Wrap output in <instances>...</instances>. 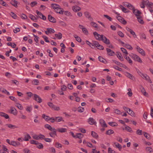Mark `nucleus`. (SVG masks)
Returning a JSON list of instances; mask_svg holds the SVG:
<instances>
[{
  "label": "nucleus",
  "mask_w": 153,
  "mask_h": 153,
  "mask_svg": "<svg viewBox=\"0 0 153 153\" xmlns=\"http://www.w3.org/2000/svg\"><path fill=\"white\" fill-rule=\"evenodd\" d=\"M33 99L39 103H40L42 102V100L41 98L39 95L36 94H33Z\"/></svg>",
  "instance_id": "f257e3e1"
},
{
  "label": "nucleus",
  "mask_w": 153,
  "mask_h": 153,
  "mask_svg": "<svg viewBox=\"0 0 153 153\" xmlns=\"http://www.w3.org/2000/svg\"><path fill=\"white\" fill-rule=\"evenodd\" d=\"M48 105L49 107L52 109H54L55 110L58 111L60 109V108L59 107H56L55 105H54L53 103L51 102H48Z\"/></svg>",
  "instance_id": "f03ea898"
},
{
  "label": "nucleus",
  "mask_w": 153,
  "mask_h": 153,
  "mask_svg": "<svg viewBox=\"0 0 153 153\" xmlns=\"http://www.w3.org/2000/svg\"><path fill=\"white\" fill-rule=\"evenodd\" d=\"M101 40L102 42L106 44H110V42L109 39H107L105 36L103 35H102L101 36Z\"/></svg>",
  "instance_id": "7ed1b4c3"
},
{
  "label": "nucleus",
  "mask_w": 153,
  "mask_h": 153,
  "mask_svg": "<svg viewBox=\"0 0 153 153\" xmlns=\"http://www.w3.org/2000/svg\"><path fill=\"white\" fill-rule=\"evenodd\" d=\"M36 13L40 18L44 20H45L46 19V17L43 15V14L41 12L37 10H36Z\"/></svg>",
  "instance_id": "20e7f679"
},
{
  "label": "nucleus",
  "mask_w": 153,
  "mask_h": 153,
  "mask_svg": "<svg viewBox=\"0 0 153 153\" xmlns=\"http://www.w3.org/2000/svg\"><path fill=\"white\" fill-rule=\"evenodd\" d=\"M93 34L95 39L98 40H101L102 38V35H100L98 34L96 32H94L93 33Z\"/></svg>",
  "instance_id": "39448f33"
},
{
  "label": "nucleus",
  "mask_w": 153,
  "mask_h": 153,
  "mask_svg": "<svg viewBox=\"0 0 153 153\" xmlns=\"http://www.w3.org/2000/svg\"><path fill=\"white\" fill-rule=\"evenodd\" d=\"M117 20L121 23H122L123 25H126L127 22L125 20V19L122 17H121L120 16H117Z\"/></svg>",
  "instance_id": "423d86ee"
},
{
  "label": "nucleus",
  "mask_w": 153,
  "mask_h": 153,
  "mask_svg": "<svg viewBox=\"0 0 153 153\" xmlns=\"http://www.w3.org/2000/svg\"><path fill=\"white\" fill-rule=\"evenodd\" d=\"M141 77L143 79L148 81V82L150 83H152V81L150 79L149 77L146 74H143L141 76Z\"/></svg>",
  "instance_id": "0eeeda50"
},
{
  "label": "nucleus",
  "mask_w": 153,
  "mask_h": 153,
  "mask_svg": "<svg viewBox=\"0 0 153 153\" xmlns=\"http://www.w3.org/2000/svg\"><path fill=\"white\" fill-rule=\"evenodd\" d=\"M133 12L137 17L140 16V15L141 13L140 11L137 9H135L134 8H133Z\"/></svg>",
  "instance_id": "6e6552de"
},
{
  "label": "nucleus",
  "mask_w": 153,
  "mask_h": 153,
  "mask_svg": "<svg viewBox=\"0 0 153 153\" xmlns=\"http://www.w3.org/2000/svg\"><path fill=\"white\" fill-rule=\"evenodd\" d=\"M79 27L82 29L83 32L85 34V35H88V31L87 29L85 27H84V26L82 25H79Z\"/></svg>",
  "instance_id": "1a4fd4ad"
},
{
  "label": "nucleus",
  "mask_w": 153,
  "mask_h": 153,
  "mask_svg": "<svg viewBox=\"0 0 153 153\" xmlns=\"http://www.w3.org/2000/svg\"><path fill=\"white\" fill-rule=\"evenodd\" d=\"M48 19L50 22L52 23H55L56 22V20L51 15H48Z\"/></svg>",
  "instance_id": "9d476101"
},
{
  "label": "nucleus",
  "mask_w": 153,
  "mask_h": 153,
  "mask_svg": "<svg viewBox=\"0 0 153 153\" xmlns=\"http://www.w3.org/2000/svg\"><path fill=\"white\" fill-rule=\"evenodd\" d=\"M137 50L140 53L141 55L143 56H144L145 55V53L144 51L140 47L138 46H137L136 48Z\"/></svg>",
  "instance_id": "9b49d317"
},
{
  "label": "nucleus",
  "mask_w": 153,
  "mask_h": 153,
  "mask_svg": "<svg viewBox=\"0 0 153 153\" xmlns=\"http://www.w3.org/2000/svg\"><path fill=\"white\" fill-rule=\"evenodd\" d=\"M99 122L101 126L103 127H107V125L106 124L105 121L102 119L100 120Z\"/></svg>",
  "instance_id": "f8f14e48"
},
{
  "label": "nucleus",
  "mask_w": 153,
  "mask_h": 153,
  "mask_svg": "<svg viewBox=\"0 0 153 153\" xmlns=\"http://www.w3.org/2000/svg\"><path fill=\"white\" fill-rule=\"evenodd\" d=\"M106 51L108 55L109 56H113L114 54V52L108 48H106Z\"/></svg>",
  "instance_id": "ddd939ff"
},
{
  "label": "nucleus",
  "mask_w": 153,
  "mask_h": 153,
  "mask_svg": "<svg viewBox=\"0 0 153 153\" xmlns=\"http://www.w3.org/2000/svg\"><path fill=\"white\" fill-rule=\"evenodd\" d=\"M126 29L131 34L133 35L134 38H135L136 36L135 32L133 31L132 30L128 27H126Z\"/></svg>",
  "instance_id": "4468645a"
},
{
  "label": "nucleus",
  "mask_w": 153,
  "mask_h": 153,
  "mask_svg": "<svg viewBox=\"0 0 153 153\" xmlns=\"http://www.w3.org/2000/svg\"><path fill=\"white\" fill-rule=\"evenodd\" d=\"M10 144L14 146H16L20 145V143L18 142L12 141L10 142Z\"/></svg>",
  "instance_id": "2eb2a0df"
},
{
  "label": "nucleus",
  "mask_w": 153,
  "mask_h": 153,
  "mask_svg": "<svg viewBox=\"0 0 153 153\" xmlns=\"http://www.w3.org/2000/svg\"><path fill=\"white\" fill-rule=\"evenodd\" d=\"M81 8L78 6H75L72 7L73 10L75 12L79 11L81 10Z\"/></svg>",
  "instance_id": "dca6fc26"
},
{
  "label": "nucleus",
  "mask_w": 153,
  "mask_h": 153,
  "mask_svg": "<svg viewBox=\"0 0 153 153\" xmlns=\"http://www.w3.org/2000/svg\"><path fill=\"white\" fill-rule=\"evenodd\" d=\"M57 13L60 14H63V11L61 10L59 7H57L56 9L54 10Z\"/></svg>",
  "instance_id": "f3484780"
},
{
  "label": "nucleus",
  "mask_w": 153,
  "mask_h": 153,
  "mask_svg": "<svg viewBox=\"0 0 153 153\" xmlns=\"http://www.w3.org/2000/svg\"><path fill=\"white\" fill-rule=\"evenodd\" d=\"M10 3L14 7H17L18 2L17 1L15 0H11Z\"/></svg>",
  "instance_id": "a211bd4d"
},
{
  "label": "nucleus",
  "mask_w": 153,
  "mask_h": 153,
  "mask_svg": "<svg viewBox=\"0 0 153 153\" xmlns=\"http://www.w3.org/2000/svg\"><path fill=\"white\" fill-rule=\"evenodd\" d=\"M31 138V137L29 134L27 133H26V134L25 135L24 140L25 141H27L29 140V139H30Z\"/></svg>",
  "instance_id": "6ab92c4d"
},
{
  "label": "nucleus",
  "mask_w": 153,
  "mask_h": 153,
  "mask_svg": "<svg viewBox=\"0 0 153 153\" xmlns=\"http://www.w3.org/2000/svg\"><path fill=\"white\" fill-rule=\"evenodd\" d=\"M0 91L4 94H6L7 95H10L9 92L4 88H0Z\"/></svg>",
  "instance_id": "aec40b11"
},
{
  "label": "nucleus",
  "mask_w": 153,
  "mask_h": 153,
  "mask_svg": "<svg viewBox=\"0 0 153 153\" xmlns=\"http://www.w3.org/2000/svg\"><path fill=\"white\" fill-rule=\"evenodd\" d=\"M124 74L127 77H128L130 79H133V76L131 74L128 72H125Z\"/></svg>",
  "instance_id": "412c9836"
},
{
  "label": "nucleus",
  "mask_w": 153,
  "mask_h": 153,
  "mask_svg": "<svg viewBox=\"0 0 153 153\" xmlns=\"http://www.w3.org/2000/svg\"><path fill=\"white\" fill-rule=\"evenodd\" d=\"M117 53L116 55L119 59L121 61H123V58L120 52H117Z\"/></svg>",
  "instance_id": "4be33fe9"
},
{
  "label": "nucleus",
  "mask_w": 153,
  "mask_h": 153,
  "mask_svg": "<svg viewBox=\"0 0 153 153\" xmlns=\"http://www.w3.org/2000/svg\"><path fill=\"white\" fill-rule=\"evenodd\" d=\"M0 116L2 117H4L5 119H7L9 118V116L7 114L3 112H0Z\"/></svg>",
  "instance_id": "5701e85b"
},
{
  "label": "nucleus",
  "mask_w": 153,
  "mask_h": 153,
  "mask_svg": "<svg viewBox=\"0 0 153 153\" xmlns=\"http://www.w3.org/2000/svg\"><path fill=\"white\" fill-rule=\"evenodd\" d=\"M6 126H7L8 127H9V128H10L11 129H14L15 128H17V127L16 126L14 125H12L11 124H6Z\"/></svg>",
  "instance_id": "b1692460"
},
{
  "label": "nucleus",
  "mask_w": 153,
  "mask_h": 153,
  "mask_svg": "<svg viewBox=\"0 0 153 153\" xmlns=\"http://www.w3.org/2000/svg\"><path fill=\"white\" fill-rule=\"evenodd\" d=\"M98 59L100 62H101L104 63L105 64L107 62V61L105 59L100 56H99Z\"/></svg>",
  "instance_id": "393cba45"
},
{
  "label": "nucleus",
  "mask_w": 153,
  "mask_h": 153,
  "mask_svg": "<svg viewBox=\"0 0 153 153\" xmlns=\"http://www.w3.org/2000/svg\"><path fill=\"white\" fill-rule=\"evenodd\" d=\"M83 135L82 134L79 133L77 134L76 135H75V136L74 137L76 138H78L79 139H80L82 138L83 137Z\"/></svg>",
  "instance_id": "a878e982"
},
{
  "label": "nucleus",
  "mask_w": 153,
  "mask_h": 153,
  "mask_svg": "<svg viewBox=\"0 0 153 153\" xmlns=\"http://www.w3.org/2000/svg\"><path fill=\"white\" fill-rule=\"evenodd\" d=\"M57 131L61 133L65 132L67 131V129L65 128H59L57 129Z\"/></svg>",
  "instance_id": "bb28decb"
},
{
  "label": "nucleus",
  "mask_w": 153,
  "mask_h": 153,
  "mask_svg": "<svg viewBox=\"0 0 153 153\" xmlns=\"http://www.w3.org/2000/svg\"><path fill=\"white\" fill-rule=\"evenodd\" d=\"M42 117L46 121H48L50 120L51 117L48 116L46 115L45 114H42Z\"/></svg>",
  "instance_id": "cd10ccee"
},
{
  "label": "nucleus",
  "mask_w": 153,
  "mask_h": 153,
  "mask_svg": "<svg viewBox=\"0 0 153 153\" xmlns=\"http://www.w3.org/2000/svg\"><path fill=\"white\" fill-rule=\"evenodd\" d=\"M138 21L141 24H143L144 23V22L142 17L140 16L137 17Z\"/></svg>",
  "instance_id": "c85d7f7f"
},
{
  "label": "nucleus",
  "mask_w": 153,
  "mask_h": 153,
  "mask_svg": "<svg viewBox=\"0 0 153 153\" xmlns=\"http://www.w3.org/2000/svg\"><path fill=\"white\" fill-rule=\"evenodd\" d=\"M51 7L55 10L57 7H60V6L56 4H51Z\"/></svg>",
  "instance_id": "c756f323"
},
{
  "label": "nucleus",
  "mask_w": 153,
  "mask_h": 153,
  "mask_svg": "<svg viewBox=\"0 0 153 153\" xmlns=\"http://www.w3.org/2000/svg\"><path fill=\"white\" fill-rule=\"evenodd\" d=\"M36 147L39 149H42L43 148V146L42 144L41 143H39L38 142V143L36 144Z\"/></svg>",
  "instance_id": "7c9ffc66"
},
{
  "label": "nucleus",
  "mask_w": 153,
  "mask_h": 153,
  "mask_svg": "<svg viewBox=\"0 0 153 153\" xmlns=\"http://www.w3.org/2000/svg\"><path fill=\"white\" fill-rule=\"evenodd\" d=\"M91 134L93 137L97 139L98 137V136L97 134L94 131H92Z\"/></svg>",
  "instance_id": "2f4dec72"
},
{
  "label": "nucleus",
  "mask_w": 153,
  "mask_h": 153,
  "mask_svg": "<svg viewBox=\"0 0 153 153\" xmlns=\"http://www.w3.org/2000/svg\"><path fill=\"white\" fill-rule=\"evenodd\" d=\"M121 9L122 10L124 13H128V11H127V9L124 7L122 5H119Z\"/></svg>",
  "instance_id": "473e14b6"
},
{
  "label": "nucleus",
  "mask_w": 153,
  "mask_h": 153,
  "mask_svg": "<svg viewBox=\"0 0 153 153\" xmlns=\"http://www.w3.org/2000/svg\"><path fill=\"white\" fill-rule=\"evenodd\" d=\"M74 37L76 39V40L78 42H81V38L78 36L76 35H74Z\"/></svg>",
  "instance_id": "72a5a7b5"
},
{
  "label": "nucleus",
  "mask_w": 153,
  "mask_h": 153,
  "mask_svg": "<svg viewBox=\"0 0 153 153\" xmlns=\"http://www.w3.org/2000/svg\"><path fill=\"white\" fill-rule=\"evenodd\" d=\"M112 61L113 62H114L115 64H117V65H119L120 67L121 66H123V64H122L121 63H120V62H119L118 61L115 60H112Z\"/></svg>",
  "instance_id": "f704fd0d"
},
{
  "label": "nucleus",
  "mask_w": 153,
  "mask_h": 153,
  "mask_svg": "<svg viewBox=\"0 0 153 153\" xmlns=\"http://www.w3.org/2000/svg\"><path fill=\"white\" fill-rule=\"evenodd\" d=\"M55 35L56 37L59 39H61L62 37V34L60 33H59L58 34H56Z\"/></svg>",
  "instance_id": "c9c22d12"
},
{
  "label": "nucleus",
  "mask_w": 153,
  "mask_h": 153,
  "mask_svg": "<svg viewBox=\"0 0 153 153\" xmlns=\"http://www.w3.org/2000/svg\"><path fill=\"white\" fill-rule=\"evenodd\" d=\"M64 121V120H63V119L61 117H56V121L58 122H60L61 121Z\"/></svg>",
  "instance_id": "e433bc0d"
},
{
  "label": "nucleus",
  "mask_w": 153,
  "mask_h": 153,
  "mask_svg": "<svg viewBox=\"0 0 153 153\" xmlns=\"http://www.w3.org/2000/svg\"><path fill=\"white\" fill-rule=\"evenodd\" d=\"M88 122L91 125H93L94 123V119L93 118L90 117L88 119Z\"/></svg>",
  "instance_id": "4c0bfd02"
},
{
  "label": "nucleus",
  "mask_w": 153,
  "mask_h": 153,
  "mask_svg": "<svg viewBox=\"0 0 153 153\" xmlns=\"http://www.w3.org/2000/svg\"><path fill=\"white\" fill-rule=\"evenodd\" d=\"M125 129L126 131L130 132H132L133 131L131 128L128 126H126L125 127Z\"/></svg>",
  "instance_id": "58836bf2"
},
{
  "label": "nucleus",
  "mask_w": 153,
  "mask_h": 153,
  "mask_svg": "<svg viewBox=\"0 0 153 153\" xmlns=\"http://www.w3.org/2000/svg\"><path fill=\"white\" fill-rule=\"evenodd\" d=\"M84 15L88 19H89L91 18V15L88 12H85L84 13Z\"/></svg>",
  "instance_id": "ea45409f"
},
{
  "label": "nucleus",
  "mask_w": 153,
  "mask_h": 153,
  "mask_svg": "<svg viewBox=\"0 0 153 153\" xmlns=\"http://www.w3.org/2000/svg\"><path fill=\"white\" fill-rule=\"evenodd\" d=\"M128 113L130 115L132 116H134V112L132 110H131L130 108H129L128 111Z\"/></svg>",
  "instance_id": "a19ab883"
},
{
  "label": "nucleus",
  "mask_w": 153,
  "mask_h": 153,
  "mask_svg": "<svg viewBox=\"0 0 153 153\" xmlns=\"http://www.w3.org/2000/svg\"><path fill=\"white\" fill-rule=\"evenodd\" d=\"M45 127L46 128L48 129V130H51V131H52V130L53 128L51 126L48 124L45 125Z\"/></svg>",
  "instance_id": "79ce46f5"
},
{
  "label": "nucleus",
  "mask_w": 153,
  "mask_h": 153,
  "mask_svg": "<svg viewBox=\"0 0 153 153\" xmlns=\"http://www.w3.org/2000/svg\"><path fill=\"white\" fill-rule=\"evenodd\" d=\"M134 60L136 61H137L140 63H142L143 62L142 60L140 59V58L137 55L136 57Z\"/></svg>",
  "instance_id": "37998d69"
},
{
  "label": "nucleus",
  "mask_w": 153,
  "mask_h": 153,
  "mask_svg": "<svg viewBox=\"0 0 153 153\" xmlns=\"http://www.w3.org/2000/svg\"><path fill=\"white\" fill-rule=\"evenodd\" d=\"M108 124L112 126H117V124L114 122H110L108 123Z\"/></svg>",
  "instance_id": "c03bdc74"
},
{
  "label": "nucleus",
  "mask_w": 153,
  "mask_h": 153,
  "mask_svg": "<svg viewBox=\"0 0 153 153\" xmlns=\"http://www.w3.org/2000/svg\"><path fill=\"white\" fill-rule=\"evenodd\" d=\"M114 133V131L111 129L107 131L106 132V134L107 135H110L113 134Z\"/></svg>",
  "instance_id": "a18cd8bd"
},
{
  "label": "nucleus",
  "mask_w": 153,
  "mask_h": 153,
  "mask_svg": "<svg viewBox=\"0 0 153 153\" xmlns=\"http://www.w3.org/2000/svg\"><path fill=\"white\" fill-rule=\"evenodd\" d=\"M29 18L32 20H33L34 22H36V18L35 16L31 14H30L29 15Z\"/></svg>",
  "instance_id": "49530a36"
},
{
  "label": "nucleus",
  "mask_w": 153,
  "mask_h": 153,
  "mask_svg": "<svg viewBox=\"0 0 153 153\" xmlns=\"http://www.w3.org/2000/svg\"><path fill=\"white\" fill-rule=\"evenodd\" d=\"M16 106H17L20 110H22L23 109V107L22 105L19 103H16Z\"/></svg>",
  "instance_id": "de8ad7c7"
},
{
  "label": "nucleus",
  "mask_w": 153,
  "mask_h": 153,
  "mask_svg": "<svg viewBox=\"0 0 153 153\" xmlns=\"http://www.w3.org/2000/svg\"><path fill=\"white\" fill-rule=\"evenodd\" d=\"M96 47L97 49L100 50H103L104 49V47L99 44L97 45Z\"/></svg>",
  "instance_id": "09e8293b"
},
{
  "label": "nucleus",
  "mask_w": 153,
  "mask_h": 153,
  "mask_svg": "<svg viewBox=\"0 0 153 153\" xmlns=\"http://www.w3.org/2000/svg\"><path fill=\"white\" fill-rule=\"evenodd\" d=\"M114 144H115V146L117 148L119 149V150H120L122 149V146L121 145L118 143H114Z\"/></svg>",
  "instance_id": "8fccbe9b"
},
{
  "label": "nucleus",
  "mask_w": 153,
  "mask_h": 153,
  "mask_svg": "<svg viewBox=\"0 0 153 153\" xmlns=\"http://www.w3.org/2000/svg\"><path fill=\"white\" fill-rule=\"evenodd\" d=\"M129 56L133 59L134 60L136 57L137 56L133 53H131L129 54Z\"/></svg>",
  "instance_id": "3c124183"
},
{
  "label": "nucleus",
  "mask_w": 153,
  "mask_h": 153,
  "mask_svg": "<svg viewBox=\"0 0 153 153\" xmlns=\"http://www.w3.org/2000/svg\"><path fill=\"white\" fill-rule=\"evenodd\" d=\"M143 134H144V136L147 139H150V137L149 134L147 133H146V132H144Z\"/></svg>",
  "instance_id": "603ef678"
},
{
  "label": "nucleus",
  "mask_w": 153,
  "mask_h": 153,
  "mask_svg": "<svg viewBox=\"0 0 153 153\" xmlns=\"http://www.w3.org/2000/svg\"><path fill=\"white\" fill-rule=\"evenodd\" d=\"M146 151L149 152H152L153 150L151 147H147L146 148Z\"/></svg>",
  "instance_id": "864d4df0"
},
{
  "label": "nucleus",
  "mask_w": 153,
  "mask_h": 153,
  "mask_svg": "<svg viewBox=\"0 0 153 153\" xmlns=\"http://www.w3.org/2000/svg\"><path fill=\"white\" fill-rule=\"evenodd\" d=\"M125 47L127 49L130 50H131L133 49V48L129 44H126Z\"/></svg>",
  "instance_id": "5fc2aeb1"
},
{
  "label": "nucleus",
  "mask_w": 153,
  "mask_h": 153,
  "mask_svg": "<svg viewBox=\"0 0 153 153\" xmlns=\"http://www.w3.org/2000/svg\"><path fill=\"white\" fill-rule=\"evenodd\" d=\"M84 108L81 106H79L78 108V111L80 112H82L84 111Z\"/></svg>",
  "instance_id": "6e6d98bb"
},
{
  "label": "nucleus",
  "mask_w": 153,
  "mask_h": 153,
  "mask_svg": "<svg viewBox=\"0 0 153 153\" xmlns=\"http://www.w3.org/2000/svg\"><path fill=\"white\" fill-rule=\"evenodd\" d=\"M120 49L121 51L123 53H125L126 55H128V53L126 50L124 48H121Z\"/></svg>",
  "instance_id": "4d7b16f0"
},
{
  "label": "nucleus",
  "mask_w": 153,
  "mask_h": 153,
  "mask_svg": "<svg viewBox=\"0 0 153 153\" xmlns=\"http://www.w3.org/2000/svg\"><path fill=\"white\" fill-rule=\"evenodd\" d=\"M140 35L141 38L144 39H146V36L145 34L144 33H140Z\"/></svg>",
  "instance_id": "13d9d810"
},
{
  "label": "nucleus",
  "mask_w": 153,
  "mask_h": 153,
  "mask_svg": "<svg viewBox=\"0 0 153 153\" xmlns=\"http://www.w3.org/2000/svg\"><path fill=\"white\" fill-rule=\"evenodd\" d=\"M39 139H40L41 140H45V136L44 135L40 134L39 135Z\"/></svg>",
  "instance_id": "bf43d9fd"
},
{
  "label": "nucleus",
  "mask_w": 153,
  "mask_h": 153,
  "mask_svg": "<svg viewBox=\"0 0 153 153\" xmlns=\"http://www.w3.org/2000/svg\"><path fill=\"white\" fill-rule=\"evenodd\" d=\"M38 141L36 140H31L30 141V143L31 144H35L36 145V144H37V143H38Z\"/></svg>",
  "instance_id": "052dcab7"
},
{
  "label": "nucleus",
  "mask_w": 153,
  "mask_h": 153,
  "mask_svg": "<svg viewBox=\"0 0 153 153\" xmlns=\"http://www.w3.org/2000/svg\"><path fill=\"white\" fill-rule=\"evenodd\" d=\"M37 4V2L36 1H34L31 2L30 4V6L31 7H33L35 5H36Z\"/></svg>",
  "instance_id": "680f3d73"
},
{
  "label": "nucleus",
  "mask_w": 153,
  "mask_h": 153,
  "mask_svg": "<svg viewBox=\"0 0 153 153\" xmlns=\"http://www.w3.org/2000/svg\"><path fill=\"white\" fill-rule=\"evenodd\" d=\"M104 16L107 19H108L109 21H112V18L110 17L109 16H108V15H104Z\"/></svg>",
  "instance_id": "e2e57ef3"
},
{
  "label": "nucleus",
  "mask_w": 153,
  "mask_h": 153,
  "mask_svg": "<svg viewBox=\"0 0 153 153\" xmlns=\"http://www.w3.org/2000/svg\"><path fill=\"white\" fill-rule=\"evenodd\" d=\"M11 113L13 114L14 115H16V110L15 108H11Z\"/></svg>",
  "instance_id": "0e129e2a"
},
{
  "label": "nucleus",
  "mask_w": 153,
  "mask_h": 153,
  "mask_svg": "<svg viewBox=\"0 0 153 153\" xmlns=\"http://www.w3.org/2000/svg\"><path fill=\"white\" fill-rule=\"evenodd\" d=\"M9 98L12 100L14 101V102H16L17 101V100L16 98L15 97L13 96H10Z\"/></svg>",
  "instance_id": "69168bd1"
},
{
  "label": "nucleus",
  "mask_w": 153,
  "mask_h": 153,
  "mask_svg": "<svg viewBox=\"0 0 153 153\" xmlns=\"http://www.w3.org/2000/svg\"><path fill=\"white\" fill-rule=\"evenodd\" d=\"M118 35L121 37H124V34L121 31H119L118 32Z\"/></svg>",
  "instance_id": "338daca9"
},
{
  "label": "nucleus",
  "mask_w": 153,
  "mask_h": 153,
  "mask_svg": "<svg viewBox=\"0 0 153 153\" xmlns=\"http://www.w3.org/2000/svg\"><path fill=\"white\" fill-rule=\"evenodd\" d=\"M23 151L25 153H30V150L27 148L25 149Z\"/></svg>",
  "instance_id": "774afa93"
}]
</instances>
